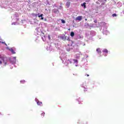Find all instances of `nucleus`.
<instances>
[{"label":"nucleus","instance_id":"nucleus-30","mask_svg":"<svg viewBox=\"0 0 124 124\" xmlns=\"http://www.w3.org/2000/svg\"><path fill=\"white\" fill-rule=\"evenodd\" d=\"M44 19V18L43 17H41V20H43Z\"/></svg>","mask_w":124,"mask_h":124},{"label":"nucleus","instance_id":"nucleus-20","mask_svg":"<svg viewBox=\"0 0 124 124\" xmlns=\"http://www.w3.org/2000/svg\"><path fill=\"white\" fill-rule=\"evenodd\" d=\"M82 6H84V8H86V2L83 3V4H81Z\"/></svg>","mask_w":124,"mask_h":124},{"label":"nucleus","instance_id":"nucleus-17","mask_svg":"<svg viewBox=\"0 0 124 124\" xmlns=\"http://www.w3.org/2000/svg\"><path fill=\"white\" fill-rule=\"evenodd\" d=\"M72 62H73V64L76 63L77 62H78V60L76 59H73Z\"/></svg>","mask_w":124,"mask_h":124},{"label":"nucleus","instance_id":"nucleus-21","mask_svg":"<svg viewBox=\"0 0 124 124\" xmlns=\"http://www.w3.org/2000/svg\"><path fill=\"white\" fill-rule=\"evenodd\" d=\"M70 35L72 36V37H73V36H74V32H71Z\"/></svg>","mask_w":124,"mask_h":124},{"label":"nucleus","instance_id":"nucleus-4","mask_svg":"<svg viewBox=\"0 0 124 124\" xmlns=\"http://www.w3.org/2000/svg\"><path fill=\"white\" fill-rule=\"evenodd\" d=\"M73 49V46H72V45H68L66 46V49L67 52H70L71 51H72Z\"/></svg>","mask_w":124,"mask_h":124},{"label":"nucleus","instance_id":"nucleus-7","mask_svg":"<svg viewBox=\"0 0 124 124\" xmlns=\"http://www.w3.org/2000/svg\"><path fill=\"white\" fill-rule=\"evenodd\" d=\"M103 34H105L106 35H107L109 34V33H110V32H109V31H108L107 28H104L103 31Z\"/></svg>","mask_w":124,"mask_h":124},{"label":"nucleus","instance_id":"nucleus-43","mask_svg":"<svg viewBox=\"0 0 124 124\" xmlns=\"http://www.w3.org/2000/svg\"><path fill=\"white\" fill-rule=\"evenodd\" d=\"M0 6H1L0 4Z\"/></svg>","mask_w":124,"mask_h":124},{"label":"nucleus","instance_id":"nucleus-41","mask_svg":"<svg viewBox=\"0 0 124 124\" xmlns=\"http://www.w3.org/2000/svg\"><path fill=\"white\" fill-rule=\"evenodd\" d=\"M2 43H5L4 42H2Z\"/></svg>","mask_w":124,"mask_h":124},{"label":"nucleus","instance_id":"nucleus-13","mask_svg":"<svg viewBox=\"0 0 124 124\" xmlns=\"http://www.w3.org/2000/svg\"><path fill=\"white\" fill-rule=\"evenodd\" d=\"M36 17H39V18H40V17H43V14L40 15L39 14H36L35 15Z\"/></svg>","mask_w":124,"mask_h":124},{"label":"nucleus","instance_id":"nucleus-12","mask_svg":"<svg viewBox=\"0 0 124 124\" xmlns=\"http://www.w3.org/2000/svg\"><path fill=\"white\" fill-rule=\"evenodd\" d=\"M96 52L99 55H101V49L100 48L96 49Z\"/></svg>","mask_w":124,"mask_h":124},{"label":"nucleus","instance_id":"nucleus-24","mask_svg":"<svg viewBox=\"0 0 124 124\" xmlns=\"http://www.w3.org/2000/svg\"><path fill=\"white\" fill-rule=\"evenodd\" d=\"M42 39L44 41H45V36H44V37H42Z\"/></svg>","mask_w":124,"mask_h":124},{"label":"nucleus","instance_id":"nucleus-11","mask_svg":"<svg viewBox=\"0 0 124 124\" xmlns=\"http://www.w3.org/2000/svg\"><path fill=\"white\" fill-rule=\"evenodd\" d=\"M85 85H86V82H83V83L81 84V87L85 89L84 92H85V91H87V89H86V86H85Z\"/></svg>","mask_w":124,"mask_h":124},{"label":"nucleus","instance_id":"nucleus-2","mask_svg":"<svg viewBox=\"0 0 124 124\" xmlns=\"http://www.w3.org/2000/svg\"><path fill=\"white\" fill-rule=\"evenodd\" d=\"M4 64V65H6L7 64V61L6 60V58L2 57V56L0 55V65Z\"/></svg>","mask_w":124,"mask_h":124},{"label":"nucleus","instance_id":"nucleus-36","mask_svg":"<svg viewBox=\"0 0 124 124\" xmlns=\"http://www.w3.org/2000/svg\"><path fill=\"white\" fill-rule=\"evenodd\" d=\"M68 31H70V29H68Z\"/></svg>","mask_w":124,"mask_h":124},{"label":"nucleus","instance_id":"nucleus-9","mask_svg":"<svg viewBox=\"0 0 124 124\" xmlns=\"http://www.w3.org/2000/svg\"><path fill=\"white\" fill-rule=\"evenodd\" d=\"M7 49H8V50L11 51L12 54H16V52H15V50H14V48H10L9 47H7Z\"/></svg>","mask_w":124,"mask_h":124},{"label":"nucleus","instance_id":"nucleus-37","mask_svg":"<svg viewBox=\"0 0 124 124\" xmlns=\"http://www.w3.org/2000/svg\"><path fill=\"white\" fill-rule=\"evenodd\" d=\"M16 20H17V21H18V20H19V19L18 18H16Z\"/></svg>","mask_w":124,"mask_h":124},{"label":"nucleus","instance_id":"nucleus-5","mask_svg":"<svg viewBox=\"0 0 124 124\" xmlns=\"http://www.w3.org/2000/svg\"><path fill=\"white\" fill-rule=\"evenodd\" d=\"M10 61L12 64H15L16 63V57H11Z\"/></svg>","mask_w":124,"mask_h":124},{"label":"nucleus","instance_id":"nucleus-23","mask_svg":"<svg viewBox=\"0 0 124 124\" xmlns=\"http://www.w3.org/2000/svg\"><path fill=\"white\" fill-rule=\"evenodd\" d=\"M74 65H75V66H79V65H78V62L74 63Z\"/></svg>","mask_w":124,"mask_h":124},{"label":"nucleus","instance_id":"nucleus-31","mask_svg":"<svg viewBox=\"0 0 124 124\" xmlns=\"http://www.w3.org/2000/svg\"><path fill=\"white\" fill-rule=\"evenodd\" d=\"M44 21H47V19L46 18H45L44 19Z\"/></svg>","mask_w":124,"mask_h":124},{"label":"nucleus","instance_id":"nucleus-28","mask_svg":"<svg viewBox=\"0 0 124 124\" xmlns=\"http://www.w3.org/2000/svg\"><path fill=\"white\" fill-rule=\"evenodd\" d=\"M48 39L50 40L51 39V37L50 36V35H48Z\"/></svg>","mask_w":124,"mask_h":124},{"label":"nucleus","instance_id":"nucleus-25","mask_svg":"<svg viewBox=\"0 0 124 124\" xmlns=\"http://www.w3.org/2000/svg\"><path fill=\"white\" fill-rule=\"evenodd\" d=\"M112 16H113V17H117V14H113L112 15Z\"/></svg>","mask_w":124,"mask_h":124},{"label":"nucleus","instance_id":"nucleus-26","mask_svg":"<svg viewBox=\"0 0 124 124\" xmlns=\"http://www.w3.org/2000/svg\"><path fill=\"white\" fill-rule=\"evenodd\" d=\"M45 115V112H43V113H42V114H41V116H42V117L43 116V117H44V115Z\"/></svg>","mask_w":124,"mask_h":124},{"label":"nucleus","instance_id":"nucleus-6","mask_svg":"<svg viewBox=\"0 0 124 124\" xmlns=\"http://www.w3.org/2000/svg\"><path fill=\"white\" fill-rule=\"evenodd\" d=\"M102 52L103 53V56H104L105 57H107V55H108V50L104 48V49H103Z\"/></svg>","mask_w":124,"mask_h":124},{"label":"nucleus","instance_id":"nucleus-38","mask_svg":"<svg viewBox=\"0 0 124 124\" xmlns=\"http://www.w3.org/2000/svg\"><path fill=\"white\" fill-rule=\"evenodd\" d=\"M89 75H87V77H89Z\"/></svg>","mask_w":124,"mask_h":124},{"label":"nucleus","instance_id":"nucleus-3","mask_svg":"<svg viewBox=\"0 0 124 124\" xmlns=\"http://www.w3.org/2000/svg\"><path fill=\"white\" fill-rule=\"evenodd\" d=\"M61 39L63 40V41H65V40H67L68 41H70L69 36H65L64 34H62L60 36Z\"/></svg>","mask_w":124,"mask_h":124},{"label":"nucleus","instance_id":"nucleus-32","mask_svg":"<svg viewBox=\"0 0 124 124\" xmlns=\"http://www.w3.org/2000/svg\"><path fill=\"white\" fill-rule=\"evenodd\" d=\"M102 24H103V25H105L106 23L104 22H103Z\"/></svg>","mask_w":124,"mask_h":124},{"label":"nucleus","instance_id":"nucleus-16","mask_svg":"<svg viewBox=\"0 0 124 124\" xmlns=\"http://www.w3.org/2000/svg\"><path fill=\"white\" fill-rule=\"evenodd\" d=\"M70 6V2L67 1L66 3V6L68 8Z\"/></svg>","mask_w":124,"mask_h":124},{"label":"nucleus","instance_id":"nucleus-22","mask_svg":"<svg viewBox=\"0 0 124 124\" xmlns=\"http://www.w3.org/2000/svg\"><path fill=\"white\" fill-rule=\"evenodd\" d=\"M61 22L62 24H65V21L63 20V19H61Z\"/></svg>","mask_w":124,"mask_h":124},{"label":"nucleus","instance_id":"nucleus-1","mask_svg":"<svg viewBox=\"0 0 124 124\" xmlns=\"http://www.w3.org/2000/svg\"><path fill=\"white\" fill-rule=\"evenodd\" d=\"M60 59L62 61L63 63L65 64V65H67L68 63H72V60H66V55L64 54V53H62L60 56Z\"/></svg>","mask_w":124,"mask_h":124},{"label":"nucleus","instance_id":"nucleus-44","mask_svg":"<svg viewBox=\"0 0 124 124\" xmlns=\"http://www.w3.org/2000/svg\"><path fill=\"white\" fill-rule=\"evenodd\" d=\"M1 114V113L0 112V114Z\"/></svg>","mask_w":124,"mask_h":124},{"label":"nucleus","instance_id":"nucleus-19","mask_svg":"<svg viewBox=\"0 0 124 124\" xmlns=\"http://www.w3.org/2000/svg\"><path fill=\"white\" fill-rule=\"evenodd\" d=\"M20 83L21 84H24V83H26V80H20Z\"/></svg>","mask_w":124,"mask_h":124},{"label":"nucleus","instance_id":"nucleus-18","mask_svg":"<svg viewBox=\"0 0 124 124\" xmlns=\"http://www.w3.org/2000/svg\"><path fill=\"white\" fill-rule=\"evenodd\" d=\"M84 26L85 27H86V28H89V27L90 26L89 23H85Z\"/></svg>","mask_w":124,"mask_h":124},{"label":"nucleus","instance_id":"nucleus-14","mask_svg":"<svg viewBox=\"0 0 124 124\" xmlns=\"http://www.w3.org/2000/svg\"><path fill=\"white\" fill-rule=\"evenodd\" d=\"M90 34L92 36H93V35H95V32L94 31H91Z\"/></svg>","mask_w":124,"mask_h":124},{"label":"nucleus","instance_id":"nucleus-33","mask_svg":"<svg viewBox=\"0 0 124 124\" xmlns=\"http://www.w3.org/2000/svg\"><path fill=\"white\" fill-rule=\"evenodd\" d=\"M94 23H97V21H94Z\"/></svg>","mask_w":124,"mask_h":124},{"label":"nucleus","instance_id":"nucleus-34","mask_svg":"<svg viewBox=\"0 0 124 124\" xmlns=\"http://www.w3.org/2000/svg\"><path fill=\"white\" fill-rule=\"evenodd\" d=\"M79 104H80L81 103V102H80V101L78 102Z\"/></svg>","mask_w":124,"mask_h":124},{"label":"nucleus","instance_id":"nucleus-35","mask_svg":"<svg viewBox=\"0 0 124 124\" xmlns=\"http://www.w3.org/2000/svg\"><path fill=\"white\" fill-rule=\"evenodd\" d=\"M87 20H88V19H87V18L85 19V21H87Z\"/></svg>","mask_w":124,"mask_h":124},{"label":"nucleus","instance_id":"nucleus-10","mask_svg":"<svg viewBox=\"0 0 124 124\" xmlns=\"http://www.w3.org/2000/svg\"><path fill=\"white\" fill-rule=\"evenodd\" d=\"M83 17L82 16H78L76 18V21H81Z\"/></svg>","mask_w":124,"mask_h":124},{"label":"nucleus","instance_id":"nucleus-40","mask_svg":"<svg viewBox=\"0 0 124 124\" xmlns=\"http://www.w3.org/2000/svg\"><path fill=\"white\" fill-rule=\"evenodd\" d=\"M5 44L6 46H7V45L6 44Z\"/></svg>","mask_w":124,"mask_h":124},{"label":"nucleus","instance_id":"nucleus-42","mask_svg":"<svg viewBox=\"0 0 124 124\" xmlns=\"http://www.w3.org/2000/svg\"><path fill=\"white\" fill-rule=\"evenodd\" d=\"M83 46H85V44L83 45Z\"/></svg>","mask_w":124,"mask_h":124},{"label":"nucleus","instance_id":"nucleus-29","mask_svg":"<svg viewBox=\"0 0 124 124\" xmlns=\"http://www.w3.org/2000/svg\"><path fill=\"white\" fill-rule=\"evenodd\" d=\"M12 25H17V23H16L15 22H13L12 23Z\"/></svg>","mask_w":124,"mask_h":124},{"label":"nucleus","instance_id":"nucleus-8","mask_svg":"<svg viewBox=\"0 0 124 124\" xmlns=\"http://www.w3.org/2000/svg\"><path fill=\"white\" fill-rule=\"evenodd\" d=\"M35 100L36 102H37V105H39L40 106H42V102L39 101L37 98H35Z\"/></svg>","mask_w":124,"mask_h":124},{"label":"nucleus","instance_id":"nucleus-15","mask_svg":"<svg viewBox=\"0 0 124 124\" xmlns=\"http://www.w3.org/2000/svg\"><path fill=\"white\" fill-rule=\"evenodd\" d=\"M80 54H81V52H78L76 54V58L77 59H79V58H80Z\"/></svg>","mask_w":124,"mask_h":124},{"label":"nucleus","instance_id":"nucleus-39","mask_svg":"<svg viewBox=\"0 0 124 124\" xmlns=\"http://www.w3.org/2000/svg\"><path fill=\"white\" fill-rule=\"evenodd\" d=\"M80 38H83V36L80 37Z\"/></svg>","mask_w":124,"mask_h":124},{"label":"nucleus","instance_id":"nucleus-27","mask_svg":"<svg viewBox=\"0 0 124 124\" xmlns=\"http://www.w3.org/2000/svg\"><path fill=\"white\" fill-rule=\"evenodd\" d=\"M14 16H15L16 17H17L18 16V14L17 13H16L15 15H14Z\"/></svg>","mask_w":124,"mask_h":124}]
</instances>
